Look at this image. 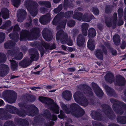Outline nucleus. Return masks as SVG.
<instances>
[{
    "instance_id": "f257e3e1",
    "label": "nucleus",
    "mask_w": 126,
    "mask_h": 126,
    "mask_svg": "<svg viewBox=\"0 0 126 126\" xmlns=\"http://www.w3.org/2000/svg\"><path fill=\"white\" fill-rule=\"evenodd\" d=\"M18 105L21 110L17 109L16 114L20 117H24L27 114L30 116H34L38 114V109L33 104L30 105L25 103H20Z\"/></svg>"
},
{
    "instance_id": "f03ea898",
    "label": "nucleus",
    "mask_w": 126,
    "mask_h": 126,
    "mask_svg": "<svg viewBox=\"0 0 126 126\" xmlns=\"http://www.w3.org/2000/svg\"><path fill=\"white\" fill-rule=\"evenodd\" d=\"M40 34L39 29L37 27L32 28L30 32L27 30H23L21 32L19 39L22 41L37 40L40 36Z\"/></svg>"
},
{
    "instance_id": "7ed1b4c3",
    "label": "nucleus",
    "mask_w": 126,
    "mask_h": 126,
    "mask_svg": "<svg viewBox=\"0 0 126 126\" xmlns=\"http://www.w3.org/2000/svg\"><path fill=\"white\" fill-rule=\"evenodd\" d=\"M110 102L113 104V109L116 113L120 115L123 114L124 110L126 112V104L122 102L113 98L110 99Z\"/></svg>"
},
{
    "instance_id": "20e7f679",
    "label": "nucleus",
    "mask_w": 126,
    "mask_h": 126,
    "mask_svg": "<svg viewBox=\"0 0 126 126\" xmlns=\"http://www.w3.org/2000/svg\"><path fill=\"white\" fill-rule=\"evenodd\" d=\"M89 25L87 23H84L81 25L82 34H79L77 37V44L79 47H84L85 41L84 36H87Z\"/></svg>"
},
{
    "instance_id": "39448f33",
    "label": "nucleus",
    "mask_w": 126,
    "mask_h": 126,
    "mask_svg": "<svg viewBox=\"0 0 126 126\" xmlns=\"http://www.w3.org/2000/svg\"><path fill=\"white\" fill-rule=\"evenodd\" d=\"M56 39L57 41L60 40L61 43L63 44H66L70 46H71L73 45L72 40L69 38L68 39L67 34L65 33L62 29H61L57 32Z\"/></svg>"
},
{
    "instance_id": "423d86ee",
    "label": "nucleus",
    "mask_w": 126,
    "mask_h": 126,
    "mask_svg": "<svg viewBox=\"0 0 126 126\" xmlns=\"http://www.w3.org/2000/svg\"><path fill=\"white\" fill-rule=\"evenodd\" d=\"M25 5L27 10L29 11L32 16H35L38 13L37 7L38 5L37 2L32 0H26Z\"/></svg>"
},
{
    "instance_id": "0eeeda50",
    "label": "nucleus",
    "mask_w": 126,
    "mask_h": 126,
    "mask_svg": "<svg viewBox=\"0 0 126 126\" xmlns=\"http://www.w3.org/2000/svg\"><path fill=\"white\" fill-rule=\"evenodd\" d=\"M38 99L40 102L43 103H46L49 102L47 104L49 105H52L51 107V109L54 112L57 114L59 113V107L53 99L48 97L43 96H39Z\"/></svg>"
},
{
    "instance_id": "6e6552de",
    "label": "nucleus",
    "mask_w": 126,
    "mask_h": 126,
    "mask_svg": "<svg viewBox=\"0 0 126 126\" xmlns=\"http://www.w3.org/2000/svg\"><path fill=\"white\" fill-rule=\"evenodd\" d=\"M73 97L75 101L80 105L86 107L88 105L89 102L86 98L84 95H81L79 92H75L74 94Z\"/></svg>"
},
{
    "instance_id": "1a4fd4ad",
    "label": "nucleus",
    "mask_w": 126,
    "mask_h": 126,
    "mask_svg": "<svg viewBox=\"0 0 126 126\" xmlns=\"http://www.w3.org/2000/svg\"><path fill=\"white\" fill-rule=\"evenodd\" d=\"M101 107L103 112L107 117L111 120L115 119L116 115L109 105L104 104L101 105Z\"/></svg>"
},
{
    "instance_id": "9d476101",
    "label": "nucleus",
    "mask_w": 126,
    "mask_h": 126,
    "mask_svg": "<svg viewBox=\"0 0 126 126\" xmlns=\"http://www.w3.org/2000/svg\"><path fill=\"white\" fill-rule=\"evenodd\" d=\"M5 94L6 95V100L9 103L15 102L17 99V94L13 90L5 91Z\"/></svg>"
},
{
    "instance_id": "9b49d317",
    "label": "nucleus",
    "mask_w": 126,
    "mask_h": 126,
    "mask_svg": "<svg viewBox=\"0 0 126 126\" xmlns=\"http://www.w3.org/2000/svg\"><path fill=\"white\" fill-rule=\"evenodd\" d=\"M29 55L31 56V61H37L39 59V54L37 50L35 48H31L29 50Z\"/></svg>"
},
{
    "instance_id": "f8f14e48",
    "label": "nucleus",
    "mask_w": 126,
    "mask_h": 126,
    "mask_svg": "<svg viewBox=\"0 0 126 126\" xmlns=\"http://www.w3.org/2000/svg\"><path fill=\"white\" fill-rule=\"evenodd\" d=\"M20 28L18 24H16L14 28L13 32L9 34L10 37L13 38V37H15L16 42L18 41L19 38V35L17 32L20 31Z\"/></svg>"
},
{
    "instance_id": "ddd939ff",
    "label": "nucleus",
    "mask_w": 126,
    "mask_h": 126,
    "mask_svg": "<svg viewBox=\"0 0 126 126\" xmlns=\"http://www.w3.org/2000/svg\"><path fill=\"white\" fill-rule=\"evenodd\" d=\"M14 37H13L12 38L11 37H10L13 41L11 40H8L4 44V47L5 49H11L15 47L16 43L18 41L16 42V39Z\"/></svg>"
},
{
    "instance_id": "4468645a",
    "label": "nucleus",
    "mask_w": 126,
    "mask_h": 126,
    "mask_svg": "<svg viewBox=\"0 0 126 126\" xmlns=\"http://www.w3.org/2000/svg\"><path fill=\"white\" fill-rule=\"evenodd\" d=\"M90 115L92 118L96 120L101 121L104 120V117L100 112L96 110H93L91 111Z\"/></svg>"
},
{
    "instance_id": "2eb2a0df",
    "label": "nucleus",
    "mask_w": 126,
    "mask_h": 126,
    "mask_svg": "<svg viewBox=\"0 0 126 126\" xmlns=\"http://www.w3.org/2000/svg\"><path fill=\"white\" fill-rule=\"evenodd\" d=\"M43 116L47 120L49 121L51 120L55 121L57 119L56 115L54 114L52 115L50 111L47 110H46L44 111Z\"/></svg>"
},
{
    "instance_id": "dca6fc26",
    "label": "nucleus",
    "mask_w": 126,
    "mask_h": 126,
    "mask_svg": "<svg viewBox=\"0 0 126 126\" xmlns=\"http://www.w3.org/2000/svg\"><path fill=\"white\" fill-rule=\"evenodd\" d=\"M79 88L86 91L87 93L91 96H92L93 95L91 88L87 85L83 84H80L79 86Z\"/></svg>"
},
{
    "instance_id": "f3484780",
    "label": "nucleus",
    "mask_w": 126,
    "mask_h": 126,
    "mask_svg": "<svg viewBox=\"0 0 126 126\" xmlns=\"http://www.w3.org/2000/svg\"><path fill=\"white\" fill-rule=\"evenodd\" d=\"M27 14L26 11L23 9L18 10L17 15V16L18 17V21L20 22H22L23 20L25 19Z\"/></svg>"
},
{
    "instance_id": "a211bd4d",
    "label": "nucleus",
    "mask_w": 126,
    "mask_h": 126,
    "mask_svg": "<svg viewBox=\"0 0 126 126\" xmlns=\"http://www.w3.org/2000/svg\"><path fill=\"white\" fill-rule=\"evenodd\" d=\"M9 69L8 66L5 64L0 65V76L3 77L8 73Z\"/></svg>"
},
{
    "instance_id": "6ab92c4d",
    "label": "nucleus",
    "mask_w": 126,
    "mask_h": 126,
    "mask_svg": "<svg viewBox=\"0 0 126 126\" xmlns=\"http://www.w3.org/2000/svg\"><path fill=\"white\" fill-rule=\"evenodd\" d=\"M42 34L44 38L47 41L51 40L53 37L52 33L49 30H43L42 31Z\"/></svg>"
},
{
    "instance_id": "aec40b11",
    "label": "nucleus",
    "mask_w": 126,
    "mask_h": 126,
    "mask_svg": "<svg viewBox=\"0 0 126 126\" xmlns=\"http://www.w3.org/2000/svg\"><path fill=\"white\" fill-rule=\"evenodd\" d=\"M14 121L16 124L21 126H28L29 125V122L26 119L17 118L15 119Z\"/></svg>"
},
{
    "instance_id": "412c9836",
    "label": "nucleus",
    "mask_w": 126,
    "mask_h": 126,
    "mask_svg": "<svg viewBox=\"0 0 126 126\" xmlns=\"http://www.w3.org/2000/svg\"><path fill=\"white\" fill-rule=\"evenodd\" d=\"M126 81L125 78L120 75L116 76V84L119 86H122L125 85Z\"/></svg>"
},
{
    "instance_id": "4be33fe9",
    "label": "nucleus",
    "mask_w": 126,
    "mask_h": 126,
    "mask_svg": "<svg viewBox=\"0 0 126 126\" xmlns=\"http://www.w3.org/2000/svg\"><path fill=\"white\" fill-rule=\"evenodd\" d=\"M104 88L108 95L114 97L116 96L117 95L114 90L106 84L104 86Z\"/></svg>"
},
{
    "instance_id": "5701e85b",
    "label": "nucleus",
    "mask_w": 126,
    "mask_h": 126,
    "mask_svg": "<svg viewBox=\"0 0 126 126\" xmlns=\"http://www.w3.org/2000/svg\"><path fill=\"white\" fill-rule=\"evenodd\" d=\"M32 62V61L30 59L24 58L19 63V65L23 68H25L29 65Z\"/></svg>"
},
{
    "instance_id": "b1692460",
    "label": "nucleus",
    "mask_w": 126,
    "mask_h": 126,
    "mask_svg": "<svg viewBox=\"0 0 126 126\" xmlns=\"http://www.w3.org/2000/svg\"><path fill=\"white\" fill-rule=\"evenodd\" d=\"M0 112V119L2 120H7L11 119L12 117V115L9 113L4 111L3 113Z\"/></svg>"
},
{
    "instance_id": "393cba45",
    "label": "nucleus",
    "mask_w": 126,
    "mask_h": 126,
    "mask_svg": "<svg viewBox=\"0 0 126 126\" xmlns=\"http://www.w3.org/2000/svg\"><path fill=\"white\" fill-rule=\"evenodd\" d=\"M114 76L113 74L110 72L107 73L104 76L106 81L108 83H111L113 81Z\"/></svg>"
},
{
    "instance_id": "a878e982",
    "label": "nucleus",
    "mask_w": 126,
    "mask_h": 126,
    "mask_svg": "<svg viewBox=\"0 0 126 126\" xmlns=\"http://www.w3.org/2000/svg\"><path fill=\"white\" fill-rule=\"evenodd\" d=\"M85 113V111L83 109L80 107L72 114L74 116L77 118L81 117L83 116Z\"/></svg>"
},
{
    "instance_id": "bb28decb",
    "label": "nucleus",
    "mask_w": 126,
    "mask_h": 126,
    "mask_svg": "<svg viewBox=\"0 0 126 126\" xmlns=\"http://www.w3.org/2000/svg\"><path fill=\"white\" fill-rule=\"evenodd\" d=\"M44 119L39 117H35L34 118L32 124L33 126H37L40 125L42 123Z\"/></svg>"
},
{
    "instance_id": "cd10ccee",
    "label": "nucleus",
    "mask_w": 126,
    "mask_h": 126,
    "mask_svg": "<svg viewBox=\"0 0 126 126\" xmlns=\"http://www.w3.org/2000/svg\"><path fill=\"white\" fill-rule=\"evenodd\" d=\"M80 106L76 103H72L70 106V113L72 115L77 110L80 108Z\"/></svg>"
},
{
    "instance_id": "c85d7f7f",
    "label": "nucleus",
    "mask_w": 126,
    "mask_h": 126,
    "mask_svg": "<svg viewBox=\"0 0 126 126\" xmlns=\"http://www.w3.org/2000/svg\"><path fill=\"white\" fill-rule=\"evenodd\" d=\"M62 94L63 98L67 101L70 100L72 98V94L71 92L68 90L63 92Z\"/></svg>"
},
{
    "instance_id": "c756f323",
    "label": "nucleus",
    "mask_w": 126,
    "mask_h": 126,
    "mask_svg": "<svg viewBox=\"0 0 126 126\" xmlns=\"http://www.w3.org/2000/svg\"><path fill=\"white\" fill-rule=\"evenodd\" d=\"M73 5L71 1L68 0H64L63 2V7L64 10H67L68 8H71L73 7Z\"/></svg>"
},
{
    "instance_id": "7c9ffc66",
    "label": "nucleus",
    "mask_w": 126,
    "mask_h": 126,
    "mask_svg": "<svg viewBox=\"0 0 126 126\" xmlns=\"http://www.w3.org/2000/svg\"><path fill=\"white\" fill-rule=\"evenodd\" d=\"M95 55L97 59L101 60H103L104 58L103 52L100 49H98L96 50Z\"/></svg>"
},
{
    "instance_id": "2f4dec72",
    "label": "nucleus",
    "mask_w": 126,
    "mask_h": 126,
    "mask_svg": "<svg viewBox=\"0 0 126 126\" xmlns=\"http://www.w3.org/2000/svg\"><path fill=\"white\" fill-rule=\"evenodd\" d=\"M2 17L4 19H6L9 17V10L7 8H3L1 10Z\"/></svg>"
},
{
    "instance_id": "473e14b6",
    "label": "nucleus",
    "mask_w": 126,
    "mask_h": 126,
    "mask_svg": "<svg viewBox=\"0 0 126 126\" xmlns=\"http://www.w3.org/2000/svg\"><path fill=\"white\" fill-rule=\"evenodd\" d=\"M96 35V31L94 29L91 28L89 29L88 32V36L90 38L94 37Z\"/></svg>"
},
{
    "instance_id": "72a5a7b5",
    "label": "nucleus",
    "mask_w": 126,
    "mask_h": 126,
    "mask_svg": "<svg viewBox=\"0 0 126 126\" xmlns=\"http://www.w3.org/2000/svg\"><path fill=\"white\" fill-rule=\"evenodd\" d=\"M74 13L73 16V17L74 19L80 20L83 17V14L82 13L77 11L76 10L74 12Z\"/></svg>"
},
{
    "instance_id": "f704fd0d",
    "label": "nucleus",
    "mask_w": 126,
    "mask_h": 126,
    "mask_svg": "<svg viewBox=\"0 0 126 126\" xmlns=\"http://www.w3.org/2000/svg\"><path fill=\"white\" fill-rule=\"evenodd\" d=\"M118 123L122 124H126V116L119 115L116 119Z\"/></svg>"
},
{
    "instance_id": "c9c22d12",
    "label": "nucleus",
    "mask_w": 126,
    "mask_h": 126,
    "mask_svg": "<svg viewBox=\"0 0 126 126\" xmlns=\"http://www.w3.org/2000/svg\"><path fill=\"white\" fill-rule=\"evenodd\" d=\"M87 46L88 48L90 50H94L95 48L94 40L92 39H89L88 41Z\"/></svg>"
},
{
    "instance_id": "e433bc0d",
    "label": "nucleus",
    "mask_w": 126,
    "mask_h": 126,
    "mask_svg": "<svg viewBox=\"0 0 126 126\" xmlns=\"http://www.w3.org/2000/svg\"><path fill=\"white\" fill-rule=\"evenodd\" d=\"M6 108L7 109L8 111L10 113L16 114L17 108L9 105L7 106Z\"/></svg>"
},
{
    "instance_id": "4c0bfd02",
    "label": "nucleus",
    "mask_w": 126,
    "mask_h": 126,
    "mask_svg": "<svg viewBox=\"0 0 126 126\" xmlns=\"http://www.w3.org/2000/svg\"><path fill=\"white\" fill-rule=\"evenodd\" d=\"M10 61L11 63V68L13 71H15L17 69L18 65L17 63L13 60H10Z\"/></svg>"
},
{
    "instance_id": "58836bf2",
    "label": "nucleus",
    "mask_w": 126,
    "mask_h": 126,
    "mask_svg": "<svg viewBox=\"0 0 126 126\" xmlns=\"http://www.w3.org/2000/svg\"><path fill=\"white\" fill-rule=\"evenodd\" d=\"M113 40L115 45L116 46L119 45L121 41L119 36L118 34L115 35L113 37Z\"/></svg>"
},
{
    "instance_id": "ea45409f",
    "label": "nucleus",
    "mask_w": 126,
    "mask_h": 126,
    "mask_svg": "<svg viewBox=\"0 0 126 126\" xmlns=\"http://www.w3.org/2000/svg\"><path fill=\"white\" fill-rule=\"evenodd\" d=\"M92 16L94 17V16L92 15V16L89 15L87 14H84L82 18V20L84 21L89 22L90 21L92 20Z\"/></svg>"
},
{
    "instance_id": "a19ab883",
    "label": "nucleus",
    "mask_w": 126,
    "mask_h": 126,
    "mask_svg": "<svg viewBox=\"0 0 126 126\" xmlns=\"http://www.w3.org/2000/svg\"><path fill=\"white\" fill-rule=\"evenodd\" d=\"M94 92L96 96L100 98H102L104 94L103 92L100 88L96 90Z\"/></svg>"
},
{
    "instance_id": "79ce46f5",
    "label": "nucleus",
    "mask_w": 126,
    "mask_h": 126,
    "mask_svg": "<svg viewBox=\"0 0 126 126\" xmlns=\"http://www.w3.org/2000/svg\"><path fill=\"white\" fill-rule=\"evenodd\" d=\"M40 5H44L47 8H50L51 7L50 2L48 1H40L38 2Z\"/></svg>"
},
{
    "instance_id": "37998d69",
    "label": "nucleus",
    "mask_w": 126,
    "mask_h": 126,
    "mask_svg": "<svg viewBox=\"0 0 126 126\" xmlns=\"http://www.w3.org/2000/svg\"><path fill=\"white\" fill-rule=\"evenodd\" d=\"M11 21L8 20L5 22V24H3L0 27L2 29H6L9 27L11 25Z\"/></svg>"
},
{
    "instance_id": "c03bdc74",
    "label": "nucleus",
    "mask_w": 126,
    "mask_h": 126,
    "mask_svg": "<svg viewBox=\"0 0 126 126\" xmlns=\"http://www.w3.org/2000/svg\"><path fill=\"white\" fill-rule=\"evenodd\" d=\"M66 24V21L63 20L60 21L59 24L57 26V28L58 29L64 28Z\"/></svg>"
},
{
    "instance_id": "a18cd8bd",
    "label": "nucleus",
    "mask_w": 126,
    "mask_h": 126,
    "mask_svg": "<svg viewBox=\"0 0 126 126\" xmlns=\"http://www.w3.org/2000/svg\"><path fill=\"white\" fill-rule=\"evenodd\" d=\"M105 22L106 25L108 27H110L112 26V22L108 16L105 17Z\"/></svg>"
},
{
    "instance_id": "49530a36",
    "label": "nucleus",
    "mask_w": 126,
    "mask_h": 126,
    "mask_svg": "<svg viewBox=\"0 0 126 126\" xmlns=\"http://www.w3.org/2000/svg\"><path fill=\"white\" fill-rule=\"evenodd\" d=\"M60 19V18L56 16L52 21L53 24L54 25L58 26L61 21Z\"/></svg>"
},
{
    "instance_id": "de8ad7c7",
    "label": "nucleus",
    "mask_w": 126,
    "mask_h": 126,
    "mask_svg": "<svg viewBox=\"0 0 126 126\" xmlns=\"http://www.w3.org/2000/svg\"><path fill=\"white\" fill-rule=\"evenodd\" d=\"M17 51V50L15 49H11L8 50L7 53L10 56L15 57V55H16Z\"/></svg>"
},
{
    "instance_id": "09e8293b",
    "label": "nucleus",
    "mask_w": 126,
    "mask_h": 126,
    "mask_svg": "<svg viewBox=\"0 0 126 126\" xmlns=\"http://www.w3.org/2000/svg\"><path fill=\"white\" fill-rule=\"evenodd\" d=\"M12 4L15 7H18L20 4L21 0H11Z\"/></svg>"
},
{
    "instance_id": "8fccbe9b",
    "label": "nucleus",
    "mask_w": 126,
    "mask_h": 126,
    "mask_svg": "<svg viewBox=\"0 0 126 126\" xmlns=\"http://www.w3.org/2000/svg\"><path fill=\"white\" fill-rule=\"evenodd\" d=\"M40 23L42 24H47L48 22L44 15L41 16L39 19Z\"/></svg>"
},
{
    "instance_id": "3c124183",
    "label": "nucleus",
    "mask_w": 126,
    "mask_h": 126,
    "mask_svg": "<svg viewBox=\"0 0 126 126\" xmlns=\"http://www.w3.org/2000/svg\"><path fill=\"white\" fill-rule=\"evenodd\" d=\"M4 126H16L13 121L8 120L4 124Z\"/></svg>"
},
{
    "instance_id": "603ef678",
    "label": "nucleus",
    "mask_w": 126,
    "mask_h": 126,
    "mask_svg": "<svg viewBox=\"0 0 126 126\" xmlns=\"http://www.w3.org/2000/svg\"><path fill=\"white\" fill-rule=\"evenodd\" d=\"M61 107L63 110L65 111L67 114L70 113V109L68 108L65 104H63L61 105Z\"/></svg>"
},
{
    "instance_id": "864d4df0",
    "label": "nucleus",
    "mask_w": 126,
    "mask_h": 126,
    "mask_svg": "<svg viewBox=\"0 0 126 126\" xmlns=\"http://www.w3.org/2000/svg\"><path fill=\"white\" fill-rule=\"evenodd\" d=\"M16 55H15L14 57L15 59L16 60H20L23 58V54L21 52L18 53L17 51Z\"/></svg>"
},
{
    "instance_id": "5fc2aeb1",
    "label": "nucleus",
    "mask_w": 126,
    "mask_h": 126,
    "mask_svg": "<svg viewBox=\"0 0 126 126\" xmlns=\"http://www.w3.org/2000/svg\"><path fill=\"white\" fill-rule=\"evenodd\" d=\"M6 57L3 53L0 52V63L4 62L6 60Z\"/></svg>"
},
{
    "instance_id": "6e6d98bb",
    "label": "nucleus",
    "mask_w": 126,
    "mask_h": 126,
    "mask_svg": "<svg viewBox=\"0 0 126 126\" xmlns=\"http://www.w3.org/2000/svg\"><path fill=\"white\" fill-rule=\"evenodd\" d=\"M73 12L72 11H69L66 12L65 13V18H69L71 17L72 15Z\"/></svg>"
},
{
    "instance_id": "4d7b16f0",
    "label": "nucleus",
    "mask_w": 126,
    "mask_h": 126,
    "mask_svg": "<svg viewBox=\"0 0 126 126\" xmlns=\"http://www.w3.org/2000/svg\"><path fill=\"white\" fill-rule=\"evenodd\" d=\"M5 37V34L4 32H0V43L4 41Z\"/></svg>"
},
{
    "instance_id": "13d9d810",
    "label": "nucleus",
    "mask_w": 126,
    "mask_h": 126,
    "mask_svg": "<svg viewBox=\"0 0 126 126\" xmlns=\"http://www.w3.org/2000/svg\"><path fill=\"white\" fill-rule=\"evenodd\" d=\"M123 10L121 8L118 9V13L119 18H122L123 14Z\"/></svg>"
},
{
    "instance_id": "bf43d9fd",
    "label": "nucleus",
    "mask_w": 126,
    "mask_h": 126,
    "mask_svg": "<svg viewBox=\"0 0 126 126\" xmlns=\"http://www.w3.org/2000/svg\"><path fill=\"white\" fill-rule=\"evenodd\" d=\"M58 116L59 118L61 119H64L66 117L65 114L62 110H61L60 113V114L58 115Z\"/></svg>"
},
{
    "instance_id": "052dcab7",
    "label": "nucleus",
    "mask_w": 126,
    "mask_h": 126,
    "mask_svg": "<svg viewBox=\"0 0 126 126\" xmlns=\"http://www.w3.org/2000/svg\"><path fill=\"white\" fill-rule=\"evenodd\" d=\"M75 21L71 20L69 21L67 23V25L69 27H73L75 25Z\"/></svg>"
},
{
    "instance_id": "680f3d73",
    "label": "nucleus",
    "mask_w": 126,
    "mask_h": 126,
    "mask_svg": "<svg viewBox=\"0 0 126 126\" xmlns=\"http://www.w3.org/2000/svg\"><path fill=\"white\" fill-rule=\"evenodd\" d=\"M92 11L93 14L96 16L98 15L99 14V11L98 9L96 7H93L92 8Z\"/></svg>"
},
{
    "instance_id": "e2e57ef3",
    "label": "nucleus",
    "mask_w": 126,
    "mask_h": 126,
    "mask_svg": "<svg viewBox=\"0 0 126 126\" xmlns=\"http://www.w3.org/2000/svg\"><path fill=\"white\" fill-rule=\"evenodd\" d=\"M92 87L94 91L97 89H98L100 88L98 85L96 83L94 82L92 83Z\"/></svg>"
},
{
    "instance_id": "0e129e2a",
    "label": "nucleus",
    "mask_w": 126,
    "mask_h": 126,
    "mask_svg": "<svg viewBox=\"0 0 126 126\" xmlns=\"http://www.w3.org/2000/svg\"><path fill=\"white\" fill-rule=\"evenodd\" d=\"M111 11V9L110 7L109 6H106L105 7V12L107 14H109L110 13Z\"/></svg>"
},
{
    "instance_id": "69168bd1",
    "label": "nucleus",
    "mask_w": 126,
    "mask_h": 126,
    "mask_svg": "<svg viewBox=\"0 0 126 126\" xmlns=\"http://www.w3.org/2000/svg\"><path fill=\"white\" fill-rule=\"evenodd\" d=\"M94 126H105L102 123L100 122L94 121L92 123Z\"/></svg>"
},
{
    "instance_id": "338daca9",
    "label": "nucleus",
    "mask_w": 126,
    "mask_h": 126,
    "mask_svg": "<svg viewBox=\"0 0 126 126\" xmlns=\"http://www.w3.org/2000/svg\"><path fill=\"white\" fill-rule=\"evenodd\" d=\"M35 96L32 95H30V97L28 99V100L30 102H34L36 99Z\"/></svg>"
},
{
    "instance_id": "774afa93",
    "label": "nucleus",
    "mask_w": 126,
    "mask_h": 126,
    "mask_svg": "<svg viewBox=\"0 0 126 126\" xmlns=\"http://www.w3.org/2000/svg\"><path fill=\"white\" fill-rule=\"evenodd\" d=\"M44 16L45 17L48 23V22H49L51 20V16L50 14L48 13L46 15H44Z\"/></svg>"
}]
</instances>
